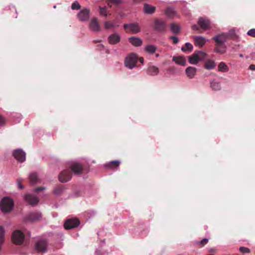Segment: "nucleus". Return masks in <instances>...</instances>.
I'll return each instance as SVG.
<instances>
[{"label":"nucleus","instance_id":"72a5a7b5","mask_svg":"<svg viewBox=\"0 0 255 255\" xmlns=\"http://www.w3.org/2000/svg\"><path fill=\"white\" fill-rule=\"evenodd\" d=\"M211 87L215 91L220 90L221 88L220 83L215 81L211 83Z\"/></svg>","mask_w":255,"mask_h":255},{"label":"nucleus","instance_id":"dca6fc26","mask_svg":"<svg viewBox=\"0 0 255 255\" xmlns=\"http://www.w3.org/2000/svg\"><path fill=\"white\" fill-rule=\"evenodd\" d=\"M83 166L78 163H74L71 166V170L76 174H81L83 171Z\"/></svg>","mask_w":255,"mask_h":255},{"label":"nucleus","instance_id":"7ed1b4c3","mask_svg":"<svg viewBox=\"0 0 255 255\" xmlns=\"http://www.w3.org/2000/svg\"><path fill=\"white\" fill-rule=\"evenodd\" d=\"M12 240L15 245H21L23 243L25 236L20 230H15L12 234Z\"/></svg>","mask_w":255,"mask_h":255},{"label":"nucleus","instance_id":"f257e3e1","mask_svg":"<svg viewBox=\"0 0 255 255\" xmlns=\"http://www.w3.org/2000/svg\"><path fill=\"white\" fill-rule=\"evenodd\" d=\"M0 209L3 212H10L13 207V201L9 197L3 198L0 203Z\"/></svg>","mask_w":255,"mask_h":255},{"label":"nucleus","instance_id":"c85d7f7f","mask_svg":"<svg viewBox=\"0 0 255 255\" xmlns=\"http://www.w3.org/2000/svg\"><path fill=\"white\" fill-rule=\"evenodd\" d=\"M173 60L177 64L181 65H185L186 60L182 57H173Z\"/></svg>","mask_w":255,"mask_h":255},{"label":"nucleus","instance_id":"a878e982","mask_svg":"<svg viewBox=\"0 0 255 255\" xmlns=\"http://www.w3.org/2000/svg\"><path fill=\"white\" fill-rule=\"evenodd\" d=\"M39 181L38 175L36 173H31L29 175V182L31 184H35Z\"/></svg>","mask_w":255,"mask_h":255},{"label":"nucleus","instance_id":"5fc2aeb1","mask_svg":"<svg viewBox=\"0 0 255 255\" xmlns=\"http://www.w3.org/2000/svg\"><path fill=\"white\" fill-rule=\"evenodd\" d=\"M240 57H243V55L242 54H240Z\"/></svg>","mask_w":255,"mask_h":255},{"label":"nucleus","instance_id":"39448f33","mask_svg":"<svg viewBox=\"0 0 255 255\" xmlns=\"http://www.w3.org/2000/svg\"><path fill=\"white\" fill-rule=\"evenodd\" d=\"M80 223L79 220L77 218L68 219L66 220L64 226L66 230H70L78 227Z\"/></svg>","mask_w":255,"mask_h":255},{"label":"nucleus","instance_id":"9d476101","mask_svg":"<svg viewBox=\"0 0 255 255\" xmlns=\"http://www.w3.org/2000/svg\"><path fill=\"white\" fill-rule=\"evenodd\" d=\"M124 27L127 32H131L134 34L139 32L140 30L137 23L125 24Z\"/></svg>","mask_w":255,"mask_h":255},{"label":"nucleus","instance_id":"a211bd4d","mask_svg":"<svg viewBox=\"0 0 255 255\" xmlns=\"http://www.w3.org/2000/svg\"><path fill=\"white\" fill-rule=\"evenodd\" d=\"M197 69L195 67L189 66L186 70L185 72L187 77L190 79H192L196 75Z\"/></svg>","mask_w":255,"mask_h":255},{"label":"nucleus","instance_id":"6e6d98bb","mask_svg":"<svg viewBox=\"0 0 255 255\" xmlns=\"http://www.w3.org/2000/svg\"><path fill=\"white\" fill-rule=\"evenodd\" d=\"M155 56H156V57H158L159 56V54H156L155 55Z\"/></svg>","mask_w":255,"mask_h":255},{"label":"nucleus","instance_id":"393cba45","mask_svg":"<svg viewBox=\"0 0 255 255\" xmlns=\"http://www.w3.org/2000/svg\"><path fill=\"white\" fill-rule=\"evenodd\" d=\"M65 190V186L60 184L56 186L53 190V193L57 195H61Z\"/></svg>","mask_w":255,"mask_h":255},{"label":"nucleus","instance_id":"a18cd8bd","mask_svg":"<svg viewBox=\"0 0 255 255\" xmlns=\"http://www.w3.org/2000/svg\"><path fill=\"white\" fill-rule=\"evenodd\" d=\"M169 38L173 41L174 44H177L179 42V39L176 36H170Z\"/></svg>","mask_w":255,"mask_h":255},{"label":"nucleus","instance_id":"37998d69","mask_svg":"<svg viewBox=\"0 0 255 255\" xmlns=\"http://www.w3.org/2000/svg\"><path fill=\"white\" fill-rule=\"evenodd\" d=\"M109 1L116 6H118L123 2V0H109Z\"/></svg>","mask_w":255,"mask_h":255},{"label":"nucleus","instance_id":"cd10ccee","mask_svg":"<svg viewBox=\"0 0 255 255\" xmlns=\"http://www.w3.org/2000/svg\"><path fill=\"white\" fill-rule=\"evenodd\" d=\"M156 49V46L154 45H147L144 48L145 51L150 54H152L155 53Z\"/></svg>","mask_w":255,"mask_h":255},{"label":"nucleus","instance_id":"1a4fd4ad","mask_svg":"<svg viewBox=\"0 0 255 255\" xmlns=\"http://www.w3.org/2000/svg\"><path fill=\"white\" fill-rule=\"evenodd\" d=\"M42 218L41 214L38 212H34L29 213L24 218L25 222H36L39 221Z\"/></svg>","mask_w":255,"mask_h":255},{"label":"nucleus","instance_id":"aec40b11","mask_svg":"<svg viewBox=\"0 0 255 255\" xmlns=\"http://www.w3.org/2000/svg\"><path fill=\"white\" fill-rule=\"evenodd\" d=\"M194 41L195 45L202 47L206 42V39L202 36H195Z\"/></svg>","mask_w":255,"mask_h":255},{"label":"nucleus","instance_id":"423d86ee","mask_svg":"<svg viewBox=\"0 0 255 255\" xmlns=\"http://www.w3.org/2000/svg\"><path fill=\"white\" fill-rule=\"evenodd\" d=\"M48 243L45 240L37 241L35 244V249L37 252L45 253L47 251Z\"/></svg>","mask_w":255,"mask_h":255},{"label":"nucleus","instance_id":"0eeeda50","mask_svg":"<svg viewBox=\"0 0 255 255\" xmlns=\"http://www.w3.org/2000/svg\"><path fill=\"white\" fill-rule=\"evenodd\" d=\"M90 9L83 8L81 10L77 15L80 21L85 22L89 20L90 17Z\"/></svg>","mask_w":255,"mask_h":255},{"label":"nucleus","instance_id":"6ab92c4d","mask_svg":"<svg viewBox=\"0 0 255 255\" xmlns=\"http://www.w3.org/2000/svg\"><path fill=\"white\" fill-rule=\"evenodd\" d=\"M146 73L149 75L155 76L158 74L159 69L156 66H150L147 68Z\"/></svg>","mask_w":255,"mask_h":255},{"label":"nucleus","instance_id":"4be33fe9","mask_svg":"<svg viewBox=\"0 0 255 255\" xmlns=\"http://www.w3.org/2000/svg\"><path fill=\"white\" fill-rule=\"evenodd\" d=\"M129 42L134 46H139L142 44V41L141 39L135 37H131L129 38Z\"/></svg>","mask_w":255,"mask_h":255},{"label":"nucleus","instance_id":"5701e85b","mask_svg":"<svg viewBox=\"0 0 255 255\" xmlns=\"http://www.w3.org/2000/svg\"><path fill=\"white\" fill-rule=\"evenodd\" d=\"M216 63L212 60H207L204 65V67L207 70H211L215 67Z\"/></svg>","mask_w":255,"mask_h":255},{"label":"nucleus","instance_id":"c9c22d12","mask_svg":"<svg viewBox=\"0 0 255 255\" xmlns=\"http://www.w3.org/2000/svg\"><path fill=\"white\" fill-rule=\"evenodd\" d=\"M195 52L196 55L198 56L199 61L202 60L206 56V54L203 51H196Z\"/></svg>","mask_w":255,"mask_h":255},{"label":"nucleus","instance_id":"a19ab883","mask_svg":"<svg viewBox=\"0 0 255 255\" xmlns=\"http://www.w3.org/2000/svg\"><path fill=\"white\" fill-rule=\"evenodd\" d=\"M22 181L23 179L21 178H18L16 180L18 188L20 189H23L24 188V186L22 185Z\"/></svg>","mask_w":255,"mask_h":255},{"label":"nucleus","instance_id":"473e14b6","mask_svg":"<svg viewBox=\"0 0 255 255\" xmlns=\"http://www.w3.org/2000/svg\"><path fill=\"white\" fill-rule=\"evenodd\" d=\"M170 29L175 33H179L180 30L179 25L175 23H173L170 24Z\"/></svg>","mask_w":255,"mask_h":255},{"label":"nucleus","instance_id":"3c124183","mask_svg":"<svg viewBox=\"0 0 255 255\" xmlns=\"http://www.w3.org/2000/svg\"><path fill=\"white\" fill-rule=\"evenodd\" d=\"M249 69L253 71H255V65L252 64L250 66Z\"/></svg>","mask_w":255,"mask_h":255},{"label":"nucleus","instance_id":"b1692460","mask_svg":"<svg viewBox=\"0 0 255 255\" xmlns=\"http://www.w3.org/2000/svg\"><path fill=\"white\" fill-rule=\"evenodd\" d=\"M143 10L147 14H152L155 10V7L151 6L147 3H145L143 6Z\"/></svg>","mask_w":255,"mask_h":255},{"label":"nucleus","instance_id":"49530a36","mask_svg":"<svg viewBox=\"0 0 255 255\" xmlns=\"http://www.w3.org/2000/svg\"><path fill=\"white\" fill-rule=\"evenodd\" d=\"M208 242V240L207 239H203L200 242L199 244L202 246H204L206 244H207Z\"/></svg>","mask_w":255,"mask_h":255},{"label":"nucleus","instance_id":"de8ad7c7","mask_svg":"<svg viewBox=\"0 0 255 255\" xmlns=\"http://www.w3.org/2000/svg\"><path fill=\"white\" fill-rule=\"evenodd\" d=\"M45 189V188L43 187H38V188H36L35 189H34V191L36 192H40V191H41Z\"/></svg>","mask_w":255,"mask_h":255},{"label":"nucleus","instance_id":"f8f14e48","mask_svg":"<svg viewBox=\"0 0 255 255\" xmlns=\"http://www.w3.org/2000/svg\"><path fill=\"white\" fill-rule=\"evenodd\" d=\"M89 28L94 32H98L100 30L101 27L97 18L94 17L91 20L89 23Z\"/></svg>","mask_w":255,"mask_h":255},{"label":"nucleus","instance_id":"ddd939ff","mask_svg":"<svg viewBox=\"0 0 255 255\" xmlns=\"http://www.w3.org/2000/svg\"><path fill=\"white\" fill-rule=\"evenodd\" d=\"M13 155L16 159L21 162L25 160V153L21 149L15 150L13 152Z\"/></svg>","mask_w":255,"mask_h":255},{"label":"nucleus","instance_id":"8fccbe9b","mask_svg":"<svg viewBox=\"0 0 255 255\" xmlns=\"http://www.w3.org/2000/svg\"><path fill=\"white\" fill-rule=\"evenodd\" d=\"M192 29L194 30H199V27L195 24L192 26Z\"/></svg>","mask_w":255,"mask_h":255},{"label":"nucleus","instance_id":"9b49d317","mask_svg":"<svg viewBox=\"0 0 255 255\" xmlns=\"http://www.w3.org/2000/svg\"><path fill=\"white\" fill-rule=\"evenodd\" d=\"M198 24L201 28L204 30L208 29L210 28V21L206 17H199L198 19Z\"/></svg>","mask_w":255,"mask_h":255},{"label":"nucleus","instance_id":"6e6552de","mask_svg":"<svg viewBox=\"0 0 255 255\" xmlns=\"http://www.w3.org/2000/svg\"><path fill=\"white\" fill-rule=\"evenodd\" d=\"M72 177L71 171L69 169H66L62 171L59 175V180L62 183L67 182L69 181Z\"/></svg>","mask_w":255,"mask_h":255},{"label":"nucleus","instance_id":"58836bf2","mask_svg":"<svg viewBox=\"0 0 255 255\" xmlns=\"http://www.w3.org/2000/svg\"><path fill=\"white\" fill-rule=\"evenodd\" d=\"M104 26L106 29H109L114 27L115 24L111 21H107L105 22Z\"/></svg>","mask_w":255,"mask_h":255},{"label":"nucleus","instance_id":"f03ea898","mask_svg":"<svg viewBox=\"0 0 255 255\" xmlns=\"http://www.w3.org/2000/svg\"><path fill=\"white\" fill-rule=\"evenodd\" d=\"M138 61V57L136 54L131 53L128 55L125 61L126 66L130 69L135 66Z\"/></svg>","mask_w":255,"mask_h":255},{"label":"nucleus","instance_id":"4c0bfd02","mask_svg":"<svg viewBox=\"0 0 255 255\" xmlns=\"http://www.w3.org/2000/svg\"><path fill=\"white\" fill-rule=\"evenodd\" d=\"M99 13L100 15H103L105 17L107 16V9L106 6L99 7Z\"/></svg>","mask_w":255,"mask_h":255},{"label":"nucleus","instance_id":"864d4df0","mask_svg":"<svg viewBox=\"0 0 255 255\" xmlns=\"http://www.w3.org/2000/svg\"><path fill=\"white\" fill-rule=\"evenodd\" d=\"M138 60L140 61L142 64L143 63L144 59L143 57H140L139 59L138 58Z\"/></svg>","mask_w":255,"mask_h":255},{"label":"nucleus","instance_id":"ea45409f","mask_svg":"<svg viewBox=\"0 0 255 255\" xmlns=\"http://www.w3.org/2000/svg\"><path fill=\"white\" fill-rule=\"evenodd\" d=\"M71 8L72 9H79L81 8V5L79 4L78 2L75 1L72 4Z\"/></svg>","mask_w":255,"mask_h":255},{"label":"nucleus","instance_id":"7c9ffc66","mask_svg":"<svg viewBox=\"0 0 255 255\" xmlns=\"http://www.w3.org/2000/svg\"><path fill=\"white\" fill-rule=\"evenodd\" d=\"M218 70L222 72H227L229 70V68L225 63L221 62L218 65Z\"/></svg>","mask_w":255,"mask_h":255},{"label":"nucleus","instance_id":"e433bc0d","mask_svg":"<svg viewBox=\"0 0 255 255\" xmlns=\"http://www.w3.org/2000/svg\"><path fill=\"white\" fill-rule=\"evenodd\" d=\"M192 49H193V46L191 43H190L189 42L186 43L185 44V46L182 47L181 48V50L183 51H185L186 50H187L190 51H191L192 50Z\"/></svg>","mask_w":255,"mask_h":255},{"label":"nucleus","instance_id":"603ef678","mask_svg":"<svg viewBox=\"0 0 255 255\" xmlns=\"http://www.w3.org/2000/svg\"><path fill=\"white\" fill-rule=\"evenodd\" d=\"M107 2L108 5L110 7H112V4H113L112 2L110 1L109 0H107Z\"/></svg>","mask_w":255,"mask_h":255},{"label":"nucleus","instance_id":"f3484780","mask_svg":"<svg viewBox=\"0 0 255 255\" xmlns=\"http://www.w3.org/2000/svg\"><path fill=\"white\" fill-rule=\"evenodd\" d=\"M121 40L120 36L117 33H113L108 37V41L111 44H116Z\"/></svg>","mask_w":255,"mask_h":255},{"label":"nucleus","instance_id":"412c9836","mask_svg":"<svg viewBox=\"0 0 255 255\" xmlns=\"http://www.w3.org/2000/svg\"><path fill=\"white\" fill-rule=\"evenodd\" d=\"M226 47L224 44H221L220 43H216L215 44V51L220 53L223 54L226 51Z\"/></svg>","mask_w":255,"mask_h":255},{"label":"nucleus","instance_id":"f704fd0d","mask_svg":"<svg viewBox=\"0 0 255 255\" xmlns=\"http://www.w3.org/2000/svg\"><path fill=\"white\" fill-rule=\"evenodd\" d=\"M4 230L1 226H0V251L1 250V245L4 241Z\"/></svg>","mask_w":255,"mask_h":255},{"label":"nucleus","instance_id":"bb28decb","mask_svg":"<svg viewBox=\"0 0 255 255\" xmlns=\"http://www.w3.org/2000/svg\"><path fill=\"white\" fill-rule=\"evenodd\" d=\"M120 164V162L118 160H114L106 165V167L111 169H117Z\"/></svg>","mask_w":255,"mask_h":255},{"label":"nucleus","instance_id":"4468645a","mask_svg":"<svg viewBox=\"0 0 255 255\" xmlns=\"http://www.w3.org/2000/svg\"><path fill=\"white\" fill-rule=\"evenodd\" d=\"M228 38V35L226 33H222L220 35H216L212 38L216 43L224 44Z\"/></svg>","mask_w":255,"mask_h":255},{"label":"nucleus","instance_id":"20e7f679","mask_svg":"<svg viewBox=\"0 0 255 255\" xmlns=\"http://www.w3.org/2000/svg\"><path fill=\"white\" fill-rule=\"evenodd\" d=\"M154 29L159 32H164L166 31L167 24L165 21L161 19H155L154 20Z\"/></svg>","mask_w":255,"mask_h":255},{"label":"nucleus","instance_id":"2eb2a0df","mask_svg":"<svg viewBox=\"0 0 255 255\" xmlns=\"http://www.w3.org/2000/svg\"><path fill=\"white\" fill-rule=\"evenodd\" d=\"M25 200L27 202L32 206L36 205L39 202L38 199L36 196L31 194L26 195Z\"/></svg>","mask_w":255,"mask_h":255},{"label":"nucleus","instance_id":"c756f323","mask_svg":"<svg viewBox=\"0 0 255 255\" xmlns=\"http://www.w3.org/2000/svg\"><path fill=\"white\" fill-rule=\"evenodd\" d=\"M188 59L189 63L191 64H196L199 61L198 57L196 55L195 52H194L192 55L189 56Z\"/></svg>","mask_w":255,"mask_h":255},{"label":"nucleus","instance_id":"09e8293b","mask_svg":"<svg viewBox=\"0 0 255 255\" xmlns=\"http://www.w3.org/2000/svg\"><path fill=\"white\" fill-rule=\"evenodd\" d=\"M4 123V119L0 115V126L3 125Z\"/></svg>","mask_w":255,"mask_h":255},{"label":"nucleus","instance_id":"79ce46f5","mask_svg":"<svg viewBox=\"0 0 255 255\" xmlns=\"http://www.w3.org/2000/svg\"><path fill=\"white\" fill-rule=\"evenodd\" d=\"M239 251L243 254L249 253L251 252L249 248L244 247H240L239 249Z\"/></svg>","mask_w":255,"mask_h":255},{"label":"nucleus","instance_id":"2f4dec72","mask_svg":"<svg viewBox=\"0 0 255 255\" xmlns=\"http://www.w3.org/2000/svg\"><path fill=\"white\" fill-rule=\"evenodd\" d=\"M166 15L169 17H173L175 15V11L171 7H168L165 10Z\"/></svg>","mask_w":255,"mask_h":255},{"label":"nucleus","instance_id":"c03bdc74","mask_svg":"<svg viewBox=\"0 0 255 255\" xmlns=\"http://www.w3.org/2000/svg\"><path fill=\"white\" fill-rule=\"evenodd\" d=\"M247 34L252 37H255V29L253 28L250 29L248 31Z\"/></svg>","mask_w":255,"mask_h":255}]
</instances>
